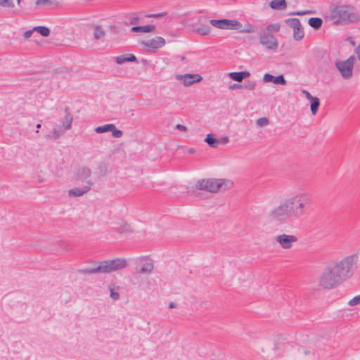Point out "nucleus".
<instances>
[{
    "label": "nucleus",
    "instance_id": "1",
    "mask_svg": "<svg viewBox=\"0 0 360 360\" xmlns=\"http://www.w3.org/2000/svg\"><path fill=\"white\" fill-rule=\"evenodd\" d=\"M292 218L303 216L312 203V196L309 193H299L284 200Z\"/></svg>",
    "mask_w": 360,
    "mask_h": 360
},
{
    "label": "nucleus",
    "instance_id": "2",
    "mask_svg": "<svg viewBox=\"0 0 360 360\" xmlns=\"http://www.w3.org/2000/svg\"><path fill=\"white\" fill-rule=\"evenodd\" d=\"M127 266V262L125 259L115 258L114 259L101 261L96 267L82 269L80 270V272L84 274L96 273L110 274L112 271L123 269Z\"/></svg>",
    "mask_w": 360,
    "mask_h": 360
},
{
    "label": "nucleus",
    "instance_id": "3",
    "mask_svg": "<svg viewBox=\"0 0 360 360\" xmlns=\"http://www.w3.org/2000/svg\"><path fill=\"white\" fill-rule=\"evenodd\" d=\"M356 261L357 256L352 255L330 266L343 282L354 274V265L356 263Z\"/></svg>",
    "mask_w": 360,
    "mask_h": 360
},
{
    "label": "nucleus",
    "instance_id": "4",
    "mask_svg": "<svg viewBox=\"0 0 360 360\" xmlns=\"http://www.w3.org/2000/svg\"><path fill=\"white\" fill-rule=\"evenodd\" d=\"M353 8L349 6H336L330 12V19L335 24L345 25L352 21Z\"/></svg>",
    "mask_w": 360,
    "mask_h": 360
},
{
    "label": "nucleus",
    "instance_id": "5",
    "mask_svg": "<svg viewBox=\"0 0 360 360\" xmlns=\"http://www.w3.org/2000/svg\"><path fill=\"white\" fill-rule=\"evenodd\" d=\"M227 184L232 185V182L223 179H207L197 181L195 186L198 190L217 193L224 185Z\"/></svg>",
    "mask_w": 360,
    "mask_h": 360
},
{
    "label": "nucleus",
    "instance_id": "6",
    "mask_svg": "<svg viewBox=\"0 0 360 360\" xmlns=\"http://www.w3.org/2000/svg\"><path fill=\"white\" fill-rule=\"evenodd\" d=\"M342 283V281L331 266L326 268L319 280V285L325 289L334 288Z\"/></svg>",
    "mask_w": 360,
    "mask_h": 360
},
{
    "label": "nucleus",
    "instance_id": "7",
    "mask_svg": "<svg viewBox=\"0 0 360 360\" xmlns=\"http://www.w3.org/2000/svg\"><path fill=\"white\" fill-rule=\"evenodd\" d=\"M354 60V57L350 56L346 60L335 62V66L340 72L343 78L349 79L352 77Z\"/></svg>",
    "mask_w": 360,
    "mask_h": 360
},
{
    "label": "nucleus",
    "instance_id": "8",
    "mask_svg": "<svg viewBox=\"0 0 360 360\" xmlns=\"http://www.w3.org/2000/svg\"><path fill=\"white\" fill-rule=\"evenodd\" d=\"M209 22L212 26L223 30H239L242 27L241 23L236 20L212 19Z\"/></svg>",
    "mask_w": 360,
    "mask_h": 360
},
{
    "label": "nucleus",
    "instance_id": "9",
    "mask_svg": "<svg viewBox=\"0 0 360 360\" xmlns=\"http://www.w3.org/2000/svg\"><path fill=\"white\" fill-rule=\"evenodd\" d=\"M269 216L272 219L279 221H286L292 219L285 201L274 207L269 213Z\"/></svg>",
    "mask_w": 360,
    "mask_h": 360
},
{
    "label": "nucleus",
    "instance_id": "10",
    "mask_svg": "<svg viewBox=\"0 0 360 360\" xmlns=\"http://www.w3.org/2000/svg\"><path fill=\"white\" fill-rule=\"evenodd\" d=\"M209 21L205 15L198 17V22L191 25L193 32L201 36L208 35L211 30Z\"/></svg>",
    "mask_w": 360,
    "mask_h": 360
},
{
    "label": "nucleus",
    "instance_id": "11",
    "mask_svg": "<svg viewBox=\"0 0 360 360\" xmlns=\"http://www.w3.org/2000/svg\"><path fill=\"white\" fill-rule=\"evenodd\" d=\"M259 43L268 50H276L278 46L276 38L271 34L260 30L259 32Z\"/></svg>",
    "mask_w": 360,
    "mask_h": 360
},
{
    "label": "nucleus",
    "instance_id": "12",
    "mask_svg": "<svg viewBox=\"0 0 360 360\" xmlns=\"http://www.w3.org/2000/svg\"><path fill=\"white\" fill-rule=\"evenodd\" d=\"M274 240L280 245V246L285 250L290 249L294 243L297 242L298 238L294 235H288L285 233L277 235Z\"/></svg>",
    "mask_w": 360,
    "mask_h": 360
},
{
    "label": "nucleus",
    "instance_id": "13",
    "mask_svg": "<svg viewBox=\"0 0 360 360\" xmlns=\"http://www.w3.org/2000/svg\"><path fill=\"white\" fill-rule=\"evenodd\" d=\"M141 44L145 48H148V52H155L158 49L162 47L165 44V40L162 37H156L149 40L141 41Z\"/></svg>",
    "mask_w": 360,
    "mask_h": 360
},
{
    "label": "nucleus",
    "instance_id": "14",
    "mask_svg": "<svg viewBox=\"0 0 360 360\" xmlns=\"http://www.w3.org/2000/svg\"><path fill=\"white\" fill-rule=\"evenodd\" d=\"M177 79L183 80V83L186 86H191L195 82H200L202 77L198 74H185L184 75H177Z\"/></svg>",
    "mask_w": 360,
    "mask_h": 360
},
{
    "label": "nucleus",
    "instance_id": "15",
    "mask_svg": "<svg viewBox=\"0 0 360 360\" xmlns=\"http://www.w3.org/2000/svg\"><path fill=\"white\" fill-rule=\"evenodd\" d=\"M86 183L87 186H85L83 188H75L69 190V195L74 197H79L86 193L91 189V187L93 185V182L91 180H89L86 181Z\"/></svg>",
    "mask_w": 360,
    "mask_h": 360
},
{
    "label": "nucleus",
    "instance_id": "16",
    "mask_svg": "<svg viewBox=\"0 0 360 360\" xmlns=\"http://www.w3.org/2000/svg\"><path fill=\"white\" fill-rule=\"evenodd\" d=\"M263 80L264 82H272L275 84H286V80L282 75L275 77L272 75L266 73L263 77Z\"/></svg>",
    "mask_w": 360,
    "mask_h": 360
},
{
    "label": "nucleus",
    "instance_id": "17",
    "mask_svg": "<svg viewBox=\"0 0 360 360\" xmlns=\"http://www.w3.org/2000/svg\"><path fill=\"white\" fill-rule=\"evenodd\" d=\"M115 59L117 64H122L126 62H134V63L138 62L136 57L133 54L119 56L115 57Z\"/></svg>",
    "mask_w": 360,
    "mask_h": 360
},
{
    "label": "nucleus",
    "instance_id": "18",
    "mask_svg": "<svg viewBox=\"0 0 360 360\" xmlns=\"http://www.w3.org/2000/svg\"><path fill=\"white\" fill-rule=\"evenodd\" d=\"M250 75V72L248 71H241V72H233L229 73V77L231 79L236 82H241L243 79L248 77Z\"/></svg>",
    "mask_w": 360,
    "mask_h": 360
},
{
    "label": "nucleus",
    "instance_id": "19",
    "mask_svg": "<svg viewBox=\"0 0 360 360\" xmlns=\"http://www.w3.org/2000/svg\"><path fill=\"white\" fill-rule=\"evenodd\" d=\"M153 269V264L150 259H145L142 260L141 267L139 270L140 274H149Z\"/></svg>",
    "mask_w": 360,
    "mask_h": 360
},
{
    "label": "nucleus",
    "instance_id": "20",
    "mask_svg": "<svg viewBox=\"0 0 360 360\" xmlns=\"http://www.w3.org/2000/svg\"><path fill=\"white\" fill-rule=\"evenodd\" d=\"M155 30V26L153 25H148L144 26H134L131 28V32H145L148 33L153 32Z\"/></svg>",
    "mask_w": 360,
    "mask_h": 360
},
{
    "label": "nucleus",
    "instance_id": "21",
    "mask_svg": "<svg viewBox=\"0 0 360 360\" xmlns=\"http://www.w3.org/2000/svg\"><path fill=\"white\" fill-rule=\"evenodd\" d=\"M65 111L66 112V115L63 119L62 124H63V127H64V129L68 130V129H71L73 117L71 115V114L69 112L68 108H65Z\"/></svg>",
    "mask_w": 360,
    "mask_h": 360
},
{
    "label": "nucleus",
    "instance_id": "22",
    "mask_svg": "<svg viewBox=\"0 0 360 360\" xmlns=\"http://www.w3.org/2000/svg\"><path fill=\"white\" fill-rule=\"evenodd\" d=\"M91 175V170L88 167H80L77 171L79 179H86Z\"/></svg>",
    "mask_w": 360,
    "mask_h": 360
},
{
    "label": "nucleus",
    "instance_id": "23",
    "mask_svg": "<svg viewBox=\"0 0 360 360\" xmlns=\"http://www.w3.org/2000/svg\"><path fill=\"white\" fill-rule=\"evenodd\" d=\"M274 349L278 350L283 349V346L287 343L286 338L283 335H277L274 339Z\"/></svg>",
    "mask_w": 360,
    "mask_h": 360
},
{
    "label": "nucleus",
    "instance_id": "24",
    "mask_svg": "<svg viewBox=\"0 0 360 360\" xmlns=\"http://www.w3.org/2000/svg\"><path fill=\"white\" fill-rule=\"evenodd\" d=\"M270 6L272 9L282 10L287 7L285 0H273L270 2Z\"/></svg>",
    "mask_w": 360,
    "mask_h": 360
},
{
    "label": "nucleus",
    "instance_id": "25",
    "mask_svg": "<svg viewBox=\"0 0 360 360\" xmlns=\"http://www.w3.org/2000/svg\"><path fill=\"white\" fill-rule=\"evenodd\" d=\"M205 141L209 145V146L213 148H217L220 143V141L216 139L212 134H207Z\"/></svg>",
    "mask_w": 360,
    "mask_h": 360
},
{
    "label": "nucleus",
    "instance_id": "26",
    "mask_svg": "<svg viewBox=\"0 0 360 360\" xmlns=\"http://www.w3.org/2000/svg\"><path fill=\"white\" fill-rule=\"evenodd\" d=\"M304 35V32L301 24L300 25V26L295 27V30H293V38L295 40L300 41L302 39Z\"/></svg>",
    "mask_w": 360,
    "mask_h": 360
},
{
    "label": "nucleus",
    "instance_id": "27",
    "mask_svg": "<svg viewBox=\"0 0 360 360\" xmlns=\"http://www.w3.org/2000/svg\"><path fill=\"white\" fill-rule=\"evenodd\" d=\"M308 23L314 29L319 30L323 24V20L320 18H311L309 19Z\"/></svg>",
    "mask_w": 360,
    "mask_h": 360
},
{
    "label": "nucleus",
    "instance_id": "28",
    "mask_svg": "<svg viewBox=\"0 0 360 360\" xmlns=\"http://www.w3.org/2000/svg\"><path fill=\"white\" fill-rule=\"evenodd\" d=\"M105 35V32L101 26L96 25L94 27V37L96 40L103 38Z\"/></svg>",
    "mask_w": 360,
    "mask_h": 360
},
{
    "label": "nucleus",
    "instance_id": "29",
    "mask_svg": "<svg viewBox=\"0 0 360 360\" xmlns=\"http://www.w3.org/2000/svg\"><path fill=\"white\" fill-rule=\"evenodd\" d=\"M114 128V124H106L103 126L97 127L95 129V131L98 134H102L108 131H110Z\"/></svg>",
    "mask_w": 360,
    "mask_h": 360
},
{
    "label": "nucleus",
    "instance_id": "30",
    "mask_svg": "<svg viewBox=\"0 0 360 360\" xmlns=\"http://www.w3.org/2000/svg\"><path fill=\"white\" fill-rule=\"evenodd\" d=\"M311 102V112L313 115H315L317 113L319 110V107L320 105V101L317 97H314Z\"/></svg>",
    "mask_w": 360,
    "mask_h": 360
},
{
    "label": "nucleus",
    "instance_id": "31",
    "mask_svg": "<svg viewBox=\"0 0 360 360\" xmlns=\"http://www.w3.org/2000/svg\"><path fill=\"white\" fill-rule=\"evenodd\" d=\"M33 30L39 32L42 37H47L50 34V30L45 26H36Z\"/></svg>",
    "mask_w": 360,
    "mask_h": 360
},
{
    "label": "nucleus",
    "instance_id": "32",
    "mask_svg": "<svg viewBox=\"0 0 360 360\" xmlns=\"http://www.w3.org/2000/svg\"><path fill=\"white\" fill-rule=\"evenodd\" d=\"M285 23L295 30V27L300 26V21L298 18H288L284 20Z\"/></svg>",
    "mask_w": 360,
    "mask_h": 360
},
{
    "label": "nucleus",
    "instance_id": "33",
    "mask_svg": "<svg viewBox=\"0 0 360 360\" xmlns=\"http://www.w3.org/2000/svg\"><path fill=\"white\" fill-rule=\"evenodd\" d=\"M281 25L279 23H274L269 25L265 29H261L262 30L266 31L268 33H271L272 32H278L280 30Z\"/></svg>",
    "mask_w": 360,
    "mask_h": 360
},
{
    "label": "nucleus",
    "instance_id": "34",
    "mask_svg": "<svg viewBox=\"0 0 360 360\" xmlns=\"http://www.w3.org/2000/svg\"><path fill=\"white\" fill-rule=\"evenodd\" d=\"M238 30L242 33H254L257 32V29L250 24H246L243 28L240 27Z\"/></svg>",
    "mask_w": 360,
    "mask_h": 360
},
{
    "label": "nucleus",
    "instance_id": "35",
    "mask_svg": "<svg viewBox=\"0 0 360 360\" xmlns=\"http://www.w3.org/2000/svg\"><path fill=\"white\" fill-rule=\"evenodd\" d=\"M98 170L100 176H105L108 174V165L105 163H101L98 166Z\"/></svg>",
    "mask_w": 360,
    "mask_h": 360
},
{
    "label": "nucleus",
    "instance_id": "36",
    "mask_svg": "<svg viewBox=\"0 0 360 360\" xmlns=\"http://www.w3.org/2000/svg\"><path fill=\"white\" fill-rule=\"evenodd\" d=\"M0 6L4 8H13L14 4L12 0H0Z\"/></svg>",
    "mask_w": 360,
    "mask_h": 360
},
{
    "label": "nucleus",
    "instance_id": "37",
    "mask_svg": "<svg viewBox=\"0 0 360 360\" xmlns=\"http://www.w3.org/2000/svg\"><path fill=\"white\" fill-rule=\"evenodd\" d=\"M110 131L112 132V136L115 138H120L123 135V132L121 130L117 129L115 124L114 128L111 129Z\"/></svg>",
    "mask_w": 360,
    "mask_h": 360
},
{
    "label": "nucleus",
    "instance_id": "38",
    "mask_svg": "<svg viewBox=\"0 0 360 360\" xmlns=\"http://www.w3.org/2000/svg\"><path fill=\"white\" fill-rule=\"evenodd\" d=\"M61 134H62V131H61L60 127H56V128L53 129V132H52V136L55 139H59L60 136H61Z\"/></svg>",
    "mask_w": 360,
    "mask_h": 360
},
{
    "label": "nucleus",
    "instance_id": "39",
    "mask_svg": "<svg viewBox=\"0 0 360 360\" xmlns=\"http://www.w3.org/2000/svg\"><path fill=\"white\" fill-rule=\"evenodd\" d=\"M269 124V120L266 117H261L257 120V124L259 127H264Z\"/></svg>",
    "mask_w": 360,
    "mask_h": 360
},
{
    "label": "nucleus",
    "instance_id": "40",
    "mask_svg": "<svg viewBox=\"0 0 360 360\" xmlns=\"http://www.w3.org/2000/svg\"><path fill=\"white\" fill-rule=\"evenodd\" d=\"M360 304V295L356 296L349 301L348 304L349 306H354Z\"/></svg>",
    "mask_w": 360,
    "mask_h": 360
},
{
    "label": "nucleus",
    "instance_id": "41",
    "mask_svg": "<svg viewBox=\"0 0 360 360\" xmlns=\"http://www.w3.org/2000/svg\"><path fill=\"white\" fill-rule=\"evenodd\" d=\"M246 89L253 90L255 89L256 84L255 82L249 81L246 82L243 86Z\"/></svg>",
    "mask_w": 360,
    "mask_h": 360
},
{
    "label": "nucleus",
    "instance_id": "42",
    "mask_svg": "<svg viewBox=\"0 0 360 360\" xmlns=\"http://www.w3.org/2000/svg\"><path fill=\"white\" fill-rule=\"evenodd\" d=\"M139 21H140V18L137 15H133L129 19V23L133 25H137L139 22Z\"/></svg>",
    "mask_w": 360,
    "mask_h": 360
},
{
    "label": "nucleus",
    "instance_id": "43",
    "mask_svg": "<svg viewBox=\"0 0 360 360\" xmlns=\"http://www.w3.org/2000/svg\"><path fill=\"white\" fill-rule=\"evenodd\" d=\"M110 297L113 300H117L120 299V294L117 292L113 291L112 289H110Z\"/></svg>",
    "mask_w": 360,
    "mask_h": 360
},
{
    "label": "nucleus",
    "instance_id": "44",
    "mask_svg": "<svg viewBox=\"0 0 360 360\" xmlns=\"http://www.w3.org/2000/svg\"><path fill=\"white\" fill-rule=\"evenodd\" d=\"M308 13H314L311 11H297L290 13L291 15H302Z\"/></svg>",
    "mask_w": 360,
    "mask_h": 360
},
{
    "label": "nucleus",
    "instance_id": "45",
    "mask_svg": "<svg viewBox=\"0 0 360 360\" xmlns=\"http://www.w3.org/2000/svg\"><path fill=\"white\" fill-rule=\"evenodd\" d=\"M302 94L305 96L306 98L309 101L312 100L314 97L307 90H302Z\"/></svg>",
    "mask_w": 360,
    "mask_h": 360
},
{
    "label": "nucleus",
    "instance_id": "46",
    "mask_svg": "<svg viewBox=\"0 0 360 360\" xmlns=\"http://www.w3.org/2000/svg\"><path fill=\"white\" fill-rule=\"evenodd\" d=\"M34 31H35V30H33V29H32V30H27V31L25 32V33L23 34V37H24V38H25V39H28V38H30V37L32 36V33H33Z\"/></svg>",
    "mask_w": 360,
    "mask_h": 360
},
{
    "label": "nucleus",
    "instance_id": "47",
    "mask_svg": "<svg viewBox=\"0 0 360 360\" xmlns=\"http://www.w3.org/2000/svg\"><path fill=\"white\" fill-rule=\"evenodd\" d=\"M176 129L181 131H186L187 130L186 127L181 124H176Z\"/></svg>",
    "mask_w": 360,
    "mask_h": 360
},
{
    "label": "nucleus",
    "instance_id": "48",
    "mask_svg": "<svg viewBox=\"0 0 360 360\" xmlns=\"http://www.w3.org/2000/svg\"><path fill=\"white\" fill-rule=\"evenodd\" d=\"M165 15H166V13H159L150 15L149 17H153L155 18H160Z\"/></svg>",
    "mask_w": 360,
    "mask_h": 360
},
{
    "label": "nucleus",
    "instance_id": "49",
    "mask_svg": "<svg viewBox=\"0 0 360 360\" xmlns=\"http://www.w3.org/2000/svg\"><path fill=\"white\" fill-rule=\"evenodd\" d=\"M219 140L220 141V143L222 144H226L229 141V139L228 136H223Z\"/></svg>",
    "mask_w": 360,
    "mask_h": 360
},
{
    "label": "nucleus",
    "instance_id": "50",
    "mask_svg": "<svg viewBox=\"0 0 360 360\" xmlns=\"http://www.w3.org/2000/svg\"><path fill=\"white\" fill-rule=\"evenodd\" d=\"M49 1V0H37L36 2V4L37 5L45 4L48 3Z\"/></svg>",
    "mask_w": 360,
    "mask_h": 360
},
{
    "label": "nucleus",
    "instance_id": "51",
    "mask_svg": "<svg viewBox=\"0 0 360 360\" xmlns=\"http://www.w3.org/2000/svg\"><path fill=\"white\" fill-rule=\"evenodd\" d=\"M243 86H242L241 84H233L232 86H230L231 89H240L242 88Z\"/></svg>",
    "mask_w": 360,
    "mask_h": 360
},
{
    "label": "nucleus",
    "instance_id": "52",
    "mask_svg": "<svg viewBox=\"0 0 360 360\" xmlns=\"http://www.w3.org/2000/svg\"><path fill=\"white\" fill-rule=\"evenodd\" d=\"M356 51L358 58L360 60V43H359V45L358 46V47L356 48Z\"/></svg>",
    "mask_w": 360,
    "mask_h": 360
},
{
    "label": "nucleus",
    "instance_id": "53",
    "mask_svg": "<svg viewBox=\"0 0 360 360\" xmlns=\"http://www.w3.org/2000/svg\"><path fill=\"white\" fill-rule=\"evenodd\" d=\"M176 307V304L174 302H170L169 304V309H173V308H175Z\"/></svg>",
    "mask_w": 360,
    "mask_h": 360
},
{
    "label": "nucleus",
    "instance_id": "54",
    "mask_svg": "<svg viewBox=\"0 0 360 360\" xmlns=\"http://www.w3.org/2000/svg\"><path fill=\"white\" fill-rule=\"evenodd\" d=\"M110 30L113 31L114 32H116V27L115 25L110 26Z\"/></svg>",
    "mask_w": 360,
    "mask_h": 360
},
{
    "label": "nucleus",
    "instance_id": "55",
    "mask_svg": "<svg viewBox=\"0 0 360 360\" xmlns=\"http://www.w3.org/2000/svg\"><path fill=\"white\" fill-rule=\"evenodd\" d=\"M41 124H37V126H36V127H37V129H40V128H41ZM36 132H37V133H38V132H39V130H37V131H36Z\"/></svg>",
    "mask_w": 360,
    "mask_h": 360
},
{
    "label": "nucleus",
    "instance_id": "56",
    "mask_svg": "<svg viewBox=\"0 0 360 360\" xmlns=\"http://www.w3.org/2000/svg\"><path fill=\"white\" fill-rule=\"evenodd\" d=\"M180 58H181V61H185V60H186V57H184V56H181V57H180Z\"/></svg>",
    "mask_w": 360,
    "mask_h": 360
},
{
    "label": "nucleus",
    "instance_id": "57",
    "mask_svg": "<svg viewBox=\"0 0 360 360\" xmlns=\"http://www.w3.org/2000/svg\"><path fill=\"white\" fill-rule=\"evenodd\" d=\"M17 1H18V4H20L21 0H17Z\"/></svg>",
    "mask_w": 360,
    "mask_h": 360
},
{
    "label": "nucleus",
    "instance_id": "58",
    "mask_svg": "<svg viewBox=\"0 0 360 360\" xmlns=\"http://www.w3.org/2000/svg\"><path fill=\"white\" fill-rule=\"evenodd\" d=\"M189 152L190 153H193V149H190Z\"/></svg>",
    "mask_w": 360,
    "mask_h": 360
}]
</instances>
